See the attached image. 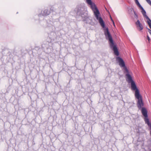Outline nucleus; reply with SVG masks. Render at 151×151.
<instances>
[{
  "label": "nucleus",
  "instance_id": "nucleus-9",
  "mask_svg": "<svg viewBox=\"0 0 151 151\" xmlns=\"http://www.w3.org/2000/svg\"><path fill=\"white\" fill-rule=\"evenodd\" d=\"M145 121L146 124H147L148 126H150L151 125V124L150 123L149 121V119L147 117H145Z\"/></svg>",
  "mask_w": 151,
  "mask_h": 151
},
{
  "label": "nucleus",
  "instance_id": "nucleus-17",
  "mask_svg": "<svg viewBox=\"0 0 151 151\" xmlns=\"http://www.w3.org/2000/svg\"><path fill=\"white\" fill-rule=\"evenodd\" d=\"M150 5H151V4H150Z\"/></svg>",
  "mask_w": 151,
  "mask_h": 151
},
{
  "label": "nucleus",
  "instance_id": "nucleus-13",
  "mask_svg": "<svg viewBox=\"0 0 151 151\" xmlns=\"http://www.w3.org/2000/svg\"><path fill=\"white\" fill-rule=\"evenodd\" d=\"M147 39L149 42H150V38L149 37V36L148 35L147 36Z\"/></svg>",
  "mask_w": 151,
  "mask_h": 151
},
{
  "label": "nucleus",
  "instance_id": "nucleus-7",
  "mask_svg": "<svg viewBox=\"0 0 151 151\" xmlns=\"http://www.w3.org/2000/svg\"><path fill=\"white\" fill-rule=\"evenodd\" d=\"M126 74V80L129 83H131L132 81H134L132 80V78L128 73Z\"/></svg>",
  "mask_w": 151,
  "mask_h": 151
},
{
  "label": "nucleus",
  "instance_id": "nucleus-11",
  "mask_svg": "<svg viewBox=\"0 0 151 151\" xmlns=\"http://www.w3.org/2000/svg\"><path fill=\"white\" fill-rule=\"evenodd\" d=\"M135 1V3L140 8H142V6L139 3V2H138V0H134Z\"/></svg>",
  "mask_w": 151,
  "mask_h": 151
},
{
  "label": "nucleus",
  "instance_id": "nucleus-6",
  "mask_svg": "<svg viewBox=\"0 0 151 151\" xmlns=\"http://www.w3.org/2000/svg\"><path fill=\"white\" fill-rule=\"evenodd\" d=\"M141 112L145 117H147V112L146 109L145 108H142L141 109Z\"/></svg>",
  "mask_w": 151,
  "mask_h": 151
},
{
  "label": "nucleus",
  "instance_id": "nucleus-5",
  "mask_svg": "<svg viewBox=\"0 0 151 151\" xmlns=\"http://www.w3.org/2000/svg\"><path fill=\"white\" fill-rule=\"evenodd\" d=\"M135 24L137 29L139 31H140L143 29V26L139 20H137V22H136Z\"/></svg>",
  "mask_w": 151,
  "mask_h": 151
},
{
  "label": "nucleus",
  "instance_id": "nucleus-16",
  "mask_svg": "<svg viewBox=\"0 0 151 151\" xmlns=\"http://www.w3.org/2000/svg\"><path fill=\"white\" fill-rule=\"evenodd\" d=\"M111 20H112V22H113V24H114V22H113V20H112V19L111 18Z\"/></svg>",
  "mask_w": 151,
  "mask_h": 151
},
{
  "label": "nucleus",
  "instance_id": "nucleus-10",
  "mask_svg": "<svg viewBox=\"0 0 151 151\" xmlns=\"http://www.w3.org/2000/svg\"><path fill=\"white\" fill-rule=\"evenodd\" d=\"M147 22L149 26L150 27L151 29V20L149 19L147 20Z\"/></svg>",
  "mask_w": 151,
  "mask_h": 151
},
{
  "label": "nucleus",
  "instance_id": "nucleus-2",
  "mask_svg": "<svg viewBox=\"0 0 151 151\" xmlns=\"http://www.w3.org/2000/svg\"><path fill=\"white\" fill-rule=\"evenodd\" d=\"M131 83V89L135 91V96L138 100L137 103V107L139 109H140L142 106H144L142 96L140 94L139 91L137 88L134 82L132 81Z\"/></svg>",
  "mask_w": 151,
  "mask_h": 151
},
{
  "label": "nucleus",
  "instance_id": "nucleus-12",
  "mask_svg": "<svg viewBox=\"0 0 151 151\" xmlns=\"http://www.w3.org/2000/svg\"><path fill=\"white\" fill-rule=\"evenodd\" d=\"M147 2L150 5L151 4V1L150 0H146Z\"/></svg>",
  "mask_w": 151,
  "mask_h": 151
},
{
  "label": "nucleus",
  "instance_id": "nucleus-14",
  "mask_svg": "<svg viewBox=\"0 0 151 151\" xmlns=\"http://www.w3.org/2000/svg\"><path fill=\"white\" fill-rule=\"evenodd\" d=\"M134 13L135 15L136 16V17H137V14H136L135 12V11H134Z\"/></svg>",
  "mask_w": 151,
  "mask_h": 151
},
{
  "label": "nucleus",
  "instance_id": "nucleus-4",
  "mask_svg": "<svg viewBox=\"0 0 151 151\" xmlns=\"http://www.w3.org/2000/svg\"><path fill=\"white\" fill-rule=\"evenodd\" d=\"M116 60L118 62L119 65L121 67H123L126 72L129 73V70L125 66V63L123 60L121 58L118 57L116 58Z\"/></svg>",
  "mask_w": 151,
  "mask_h": 151
},
{
  "label": "nucleus",
  "instance_id": "nucleus-8",
  "mask_svg": "<svg viewBox=\"0 0 151 151\" xmlns=\"http://www.w3.org/2000/svg\"><path fill=\"white\" fill-rule=\"evenodd\" d=\"M142 10V13L143 16L148 20L149 19L148 17L146 14V12L145 11L143 7L140 8Z\"/></svg>",
  "mask_w": 151,
  "mask_h": 151
},
{
  "label": "nucleus",
  "instance_id": "nucleus-15",
  "mask_svg": "<svg viewBox=\"0 0 151 151\" xmlns=\"http://www.w3.org/2000/svg\"><path fill=\"white\" fill-rule=\"evenodd\" d=\"M148 32L151 35V30L150 29H148Z\"/></svg>",
  "mask_w": 151,
  "mask_h": 151
},
{
  "label": "nucleus",
  "instance_id": "nucleus-1",
  "mask_svg": "<svg viewBox=\"0 0 151 151\" xmlns=\"http://www.w3.org/2000/svg\"><path fill=\"white\" fill-rule=\"evenodd\" d=\"M87 3L90 5L93 11L94 14L96 19L98 20L99 22L103 28L105 27V24L102 18L99 17L100 12L95 4L92 2L91 0H86Z\"/></svg>",
  "mask_w": 151,
  "mask_h": 151
},
{
  "label": "nucleus",
  "instance_id": "nucleus-3",
  "mask_svg": "<svg viewBox=\"0 0 151 151\" xmlns=\"http://www.w3.org/2000/svg\"><path fill=\"white\" fill-rule=\"evenodd\" d=\"M104 34L106 38H108L110 42V45L111 48H112L114 51V54L116 56L119 55V52L118 49L116 45H114V42L112 37L110 35L108 29H107L105 31Z\"/></svg>",
  "mask_w": 151,
  "mask_h": 151
}]
</instances>
